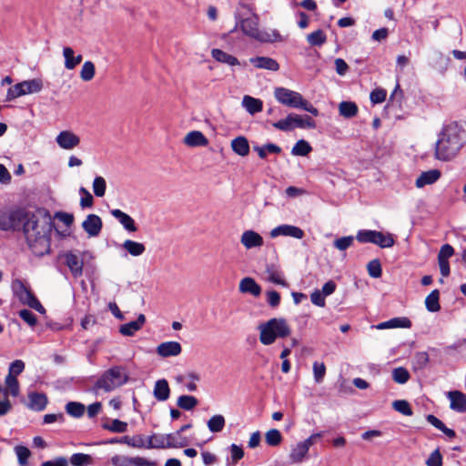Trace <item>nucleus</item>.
<instances>
[{
    "label": "nucleus",
    "instance_id": "0e129e2a",
    "mask_svg": "<svg viewBox=\"0 0 466 466\" xmlns=\"http://www.w3.org/2000/svg\"><path fill=\"white\" fill-rule=\"evenodd\" d=\"M368 272L372 278H380L382 274L381 265L378 259H373L367 266Z\"/></svg>",
    "mask_w": 466,
    "mask_h": 466
},
{
    "label": "nucleus",
    "instance_id": "e433bc0d",
    "mask_svg": "<svg viewBox=\"0 0 466 466\" xmlns=\"http://www.w3.org/2000/svg\"><path fill=\"white\" fill-rule=\"evenodd\" d=\"M5 397L11 395L13 397H17L20 392L19 382L16 378L13 376H6L5 380Z\"/></svg>",
    "mask_w": 466,
    "mask_h": 466
},
{
    "label": "nucleus",
    "instance_id": "09e8293b",
    "mask_svg": "<svg viewBox=\"0 0 466 466\" xmlns=\"http://www.w3.org/2000/svg\"><path fill=\"white\" fill-rule=\"evenodd\" d=\"M63 56L65 58V67L68 70H73L76 66L75 63V51L69 46L63 48Z\"/></svg>",
    "mask_w": 466,
    "mask_h": 466
},
{
    "label": "nucleus",
    "instance_id": "8fccbe9b",
    "mask_svg": "<svg viewBox=\"0 0 466 466\" xmlns=\"http://www.w3.org/2000/svg\"><path fill=\"white\" fill-rule=\"evenodd\" d=\"M267 274H268L267 279L269 282L278 284V285H281L283 287L287 286V282L285 281V279L283 278L282 272H280L277 269H274V268H268Z\"/></svg>",
    "mask_w": 466,
    "mask_h": 466
},
{
    "label": "nucleus",
    "instance_id": "f03ea898",
    "mask_svg": "<svg viewBox=\"0 0 466 466\" xmlns=\"http://www.w3.org/2000/svg\"><path fill=\"white\" fill-rule=\"evenodd\" d=\"M259 340L263 345L268 346L278 338H286L290 335L291 329L283 318H273L258 326Z\"/></svg>",
    "mask_w": 466,
    "mask_h": 466
},
{
    "label": "nucleus",
    "instance_id": "de8ad7c7",
    "mask_svg": "<svg viewBox=\"0 0 466 466\" xmlns=\"http://www.w3.org/2000/svg\"><path fill=\"white\" fill-rule=\"evenodd\" d=\"M106 182L103 177L97 176L93 181V191L97 198H102L106 194Z\"/></svg>",
    "mask_w": 466,
    "mask_h": 466
},
{
    "label": "nucleus",
    "instance_id": "a878e982",
    "mask_svg": "<svg viewBox=\"0 0 466 466\" xmlns=\"http://www.w3.org/2000/svg\"><path fill=\"white\" fill-rule=\"evenodd\" d=\"M154 397L158 401H165L169 398L170 389L167 380L162 379L156 381L153 390Z\"/></svg>",
    "mask_w": 466,
    "mask_h": 466
},
{
    "label": "nucleus",
    "instance_id": "c85d7f7f",
    "mask_svg": "<svg viewBox=\"0 0 466 466\" xmlns=\"http://www.w3.org/2000/svg\"><path fill=\"white\" fill-rule=\"evenodd\" d=\"M232 150L241 157H246L249 153L248 141L245 137H238L231 141Z\"/></svg>",
    "mask_w": 466,
    "mask_h": 466
},
{
    "label": "nucleus",
    "instance_id": "864d4df0",
    "mask_svg": "<svg viewBox=\"0 0 466 466\" xmlns=\"http://www.w3.org/2000/svg\"><path fill=\"white\" fill-rule=\"evenodd\" d=\"M377 230L360 229L358 231L356 238L360 243H374Z\"/></svg>",
    "mask_w": 466,
    "mask_h": 466
},
{
    "label": "nucleus",
    "instance_id": "f704fd0d",
    "mask_svg": "<svg viewBox=\"0 0 466 466\" xmlns=\"http://www.w3.org/2000/svg\"><path fill=\"white\" fill-rule=\"evenodd\" d=\"M440 292L438 289L432 290L425 299V306L428 311L437 312L441 309Z\"/></svg>",
    "mask_w": 466,
    "mask_h": 466
},
{
    "label": "nucleus",
    "instance_id": "0eeeda50",
    "mask_svg": "<svg viewBox=\"0 0 466 466\" xmlns=\"http://www.w3.org/2000/svg\"><path fill=\"white\" fill-rule=\"evenodd\" d=\"M276 100L283 106L299 109L304 97L297 91L286 87H276L274 89Z\"/></svg>",
    "mask_w": 466,
    "mask_h": 466
},
{
    "label": "nucleus",
    "instance_id": "49530a36",
    "mask_svg": "<svg viewBox=\"0 0 466 466\" xmlns=\"http://www.w3.org/2000/svg\"><path fill=\"white\" fill-rule=\"evenodd\" d=\"M73 466H87L92 463V457L85 453H74L69 460Z\"/></svg>",
    "mask_w": 466,
    "mask_h": 466
},
{
    "label": "nucleus",
    "instance_id": "c756f323",
    "mask_svg": "<svg viewBox=\"0 0 466 466\" xmlns=\"http://www.w3.org/2000/svg\"><path fill=\"white\" fill-rule=\"evenodd\" d=\"M285 38L277 29L261 30L258 38L261 43H277L283 42Z\"/></svg>",
    "mask_w": 466,
    "mask_h": 466
},
{
    "label": "nucleus",
    "instance_id": "bb28decb",
    "mask_svg": "<svg viewBox=\"0 0 466 466\" xmlns=\"http://www.w3.org/2000/svg\"><path fill=\"white\" fill-rule=\"evenodd\" d=\"M211 55H212V57L219 63L227 64L231 66L239 65V61L237 57L224 52L221 49H218V48L212 49Z\"/></svg>",
    "mask_w": 466,
    "mask_h": 466
},
{
    "label": "nucleus",
    "instance_id": "7c9ffc66",
    "mask_svg": "<svg viewBox=\"0 0 466 466\" xmlns=\"http://www.w3.org/2000/svg\"><path fill=\"white\" fill-rule=\"evenodd\" d=\"M253 149L258 153L261 159H266L268 154L278 155L281 153V147L273 143H268L263 146H255L253 147Z\"/></svg>",
    "mask_w": 466,
    "mask_h": 466
},
{
    "label": "nucleus",
    "instance_id": "4468645a",
    "mask_svg": "<svg viewBox=\"0 0 466 466\" xmlns=\"http://www.w3.org/2000/svg\"><path fill=\"white\" fill-rule=\"evenodd\" d=\"M62 258L74 278L77 279L82 276L84 266L83 258L71 251L63 254Z\"/></svg>",
    "mask_w": 466,
    "mask_h": 466
},
{
    "label": "nucleus",
    "instance_id": "4c0bfd02",
    "mask_svg": "<svg viewBox=\"0 0 466 466\" xmlns=\"http://www.w3.org/2000/svg\"><path fill=\"white\" fill-rule=\"evenodd\" d=\"M66 411L74 418H80L84 415L86 407L84 404L76 401H69L66 403Z\"/></svg>",
    "mask_w": 466,
    "mask_h": 466
},
{
    "label": "nucleus",
    "instance_id": "5fc2aeb1",
    "mask_svg": "<svg viewBox=\"0 0 466 466\" xmlns=\"http://www.w3.org/2000/svg\"><path fill=\"white\" fill-rule=\"evenodd\" d=\"M429 362V355L425 351L417 352L414 355L412 365L415 370L424 369Z\"/></svg>",
    "mask_w": 466,
    "mask_h": 466
},
{
    "label": "nucleus",
    "instance_id": "dca6fc26",
    "mask_svg": "<svg viewBox=\"0 0 466 466\" xmlns=\"http://www.w3.org/2000/svg\"><path fill=\"white\" fill-rule=\"evenodd\" d=\"M450 408L457 412H466V395L459 390L449 391Z\"/></svg>",
    "mask_w": 466,
    "mask_h": 466
},
{
    "label": "nucleus",
    "instance_id": "a19ab883",
    "mask_svg": "<svg viewBox=\"0 0 466 466\" xmlns=\"http://www.w3.org/2000/svg\"><path fill=\"white\" fill-rule=\"evenodd\" d=\"M102 427L111 432L123 433L127 431V423L117 419H115L110 422L104 423Z\"/></svg>",
    "mask_w": 466,
    "mask_h": 466
},
{
    "label": "nucleus",
    "instance_id": "9b49d317",
    "mask_svg": "<svg viewBox=\"0 0 466 466\" xmlns=\"http://www.w3.org/2000/svg\"><path fill=\"white\" fill-rule=\"evenodd\" d=\"M269 236L272 238L283 236L301 239L304 238L305 233L300 228L297 226L282 224L272 228L269 232Z\"/></svg>",
    "mask_w": 466,
    "mask_h": 466
},
{
    "label": "nucleus",
    "instance_id": "6ab92c4d",
    "mask_svg": "<svg viewBox=\"0 0 466 466\" xmlns=\"http://www.w3.org/2000/svg\"><path fill=\"white\" fill-rule=\"evenodd\" d=\"M110 213L115 218L118 220V222L127 231L136 232L137 230L135 220L128 214L117 208L112 209Z\"/></svg>",
    "mask_w": 466,
    "mask_h": 466
},
{
    "label": "nucleus",
    "instance_id": "e2e57ef3",
    "mask_svg": "<svg viewBox=\"0 0 466 466\" xmlns=\"http://www.w3.org/2000/svg\"><path fill=\"white\" fill-rule=\"evenodd\" d=\"M326 374V366L323 362L315 361L313 363V375L317 383L322 382Z\"/></svg>",
    "mask_w": 466,
    "mask_h": 466
},
{
    "label": "nucleus",
    "instance_id": "338daca9",
    "mask_svg": "<svg viewBox=\"0 0 466 466\" xmlns=\"http://www.w3.org/2000/svg\"><path fill=\"white\" fill-rule=\"evenodd\" d=\"M427 466H442V456L439 449L434 450L426 461Z\"/></svg>",
    "mask_w": 466,
    "mask_h": 466
},
{
    "label": "nucleus",
    "instance_id": "c03bdc74",
    "mask_svg": "<svg viewBox=\"0 0 466 466\" xmlns=\"http://www.w3.org/2000/svg\"><path fill=\"white\" fill-rule=\"evenodd\" d=\"M96 68L95 65L91 61H86L80 71V77L83 81L88 82L95 76Z\"/></svg>",
    "mask_w": 466,
    "mask_h": 466
},
{
    "label": "nucleus",
    "instance_id": "79ce46f5",
    "mask_svg": "<svg viewBox=\"0 0 466 466\" xmlns=\"http://www.w3.org/2000/svg\"><path fill=\"white\" fill-rule=\"evenodd\" d=\"M312 150L309 143L304 139L299 140L292 147L291 154L293 156H307Z\"/></svg>",
    "mask_w": 466,
    "mask_h": 466
},
{
    "label": "nucleus",
    "instance_id": "2f4dec72",
    "mask_svg": "<svg viewBox=\"0 0 466 466\" xmlns=\"http://www.w3.org/2000/svg\"><path fill=\"white\" fill-rule=\"evenodd\" d=\"M122 248L126 249L128 254L134 257L142 255L146 250L145 245L143 243L130 239L125 240L122 244Z\"/></svg>",
    "mask_w": 466,
    "mask_h": 466
},
{
    "label": "nucleus",
    "instance_id": "7ed1b4c3",
    "mask_svg": "<svg viewBox=\"0 0 466 466\" xmlns=\"http://www.w3.org/2000/svg\"><path fill=\"white\" fill-rule=\"evenodd\" d=\"M24 233L25 238H31L37 235L50 234L51 221L49 217H39L37 215H26L24 221Z\"/></svg>",
    "mask_w": 466,
    "mask_h": 466
},
{
    "label": "nucleus",
    "instance_id": "ddd939ff",
    "mask_svg": "<svg viewBox=\"0 0 466 466\" xmlns=\"http://www.w3.org/2000/svg\"><path fill=\"white\" fill-rule=\"evenodd\" d=\"M103 227L102 219L96 214H89L82 223V228L89 238L97 237Z\"/></svg>",
    "mask_w": 466,
    "mask_h": 466
},
{
    "label": "nucleus",
    "instance_id": "6e6552de",
    "mask_svg": "<svg viewBox=\"0 0 466 466\" xmlns=\"http://www.w3.org/2000/svg\"><path fill=\"white\" fill-rule=\"evenodd\" d=\"M321 437L320 433L311 434L309 438L303 441L298 442L291 448L289 453V460L292 463L302 462L309 451V448Z\"/></svg>",
    "mask_w": 466,
    "mask_h": 466
},
{
    "label": "nucleus",
    "instance_id": "9d476101",
    "mask_svg": "<svg viewBox=\"0 0 466 466\" xmlns=\"http://www.w3.org/2000/svg\"><path fill=\"white\" fill-rule=\"evenodd\" d=\"M26 241L35 256L42 257L50 252V234L37 235L26 238Z\"/></svg>",
    "mask_w": 466,
    "mask_h": 466
},
{
    "label": "nucleus",
    "instance_id": "39448f33",
    "mask_svg": "<svg viewBox=\"0 0 466 466\" xmlns=\"http://www.w3.org/2000/svg\"><path fill=\"white\" fill-rule=\"evenodd\" d=\"M12 291L23 305H26L41 314L46 313L45 308L22 280L15 279L12 282Z\"/></svg>",
    "mask_w": 466,
    "mask_h": 466
},
{
    "label": "nucleus",
    "instance_id": "f257e3e1",
    "mask_svg": "<svg viewBox=\"0 0 466 466\" xmlns=\"http://www.w3.org/2000/svg\"><path fill=\"white\" fill-rule=\"evenodd\" d=\"M466 144V125L451 122L439 134L435 145V157L441 161L453 159Z\"/></svg>",
    "mask_w": 466,
    "mask_h": 466
},
{
    "label": "nucleus",
    "instance_id": "aec40b11",
    "mask_svg": "<svg viewBox=\"0 0 466 466\" xmlns=\"http://www.w3.org/2000/svg\"><path fill=\"white\" fill-rule=\"evenodd\" d=\"M146 322L144 314H139L137 319L120 326L119 331L124 336H133L137 331L142 329Z\"/></svg>",
    "mask_w": 466,
    "mask_h": 466
},
{
    "label": "nucleus",
    "instance_id": "393cba45",
    "mask_svg": "<svg viewBox=\"0 0 466 466\" xmlns=\"http://www.w3.org/2000/svg\"><path fill=\"white\" fill-rule=\"evenodd\" d=\"M184 143L188 147H205L208 140L200 131H190L184 138Z\"/></svg>",
    "mask_w": 466,
    "mask_h": 466
},
{
    "label": "nucleus",
    "instance_id": "37998d69",
    "mask_svg": "<svg viewBox=\"0 0 466 466\" xmlns=\"http://www.w3.org/2000/svg\"><path fill=\"white\" fill-rule=\"evenodd\" d=\"M198 399L191 395H181L177 399V406L186 410H191L198 405Z\"/></svg>",
    "mask_w": 466,
    "mask_h": 466
},
{
    "label": "nucleus",
    "instance_id": "cd10ccee",
    "mask_svg": "<svg viewBox=\"0 0 466 466\" xmlns=\"http://www.w3.org/2000/svg\"><path fill=\"white\" fill-rule=\"evenodd\" d=\"M242 106L250 115H255L262 111L263 108L262 101L250 96H245L243 97Z\"/></svg>",
    "mask_w": 466,
    "mask_h": 466
},
{
    "label": "nucleus",
    "instance_id": "13d9d810",
    "mask_svg": "<svg viewBox=\"0 0 466 466\" xmlns=\"http://www.w3.org/2000/svg\"><path fill=\"white\" fill-rule=\"evenodd\" d=\"M307 39L311 46H321L326 42V35L322 30H317L308 35Z\"/></svg>",
    "mask_w": 466,
    "mask_h": 466
},
{
    "label": "nucleus",
    "instance_id": "1a4fd4ad",
    "mask_svg": "<svg viewBox=\"0 0 466 466\" xmlns=\"http://www.w3.org/2000/svg\"><path fill=\"white\" fill-rule=\"evenodd\" d=\"M258 15L255 13H252L248 17L238 19L237 21L236 26L239 27L245 35L258 41L261 31L258 28Z\"/></svg>",
    "mask_w": 466,
    "mask_h": 466
},
{
    "label": "nucleus",
    "instance_id": "423d86ee",
    "mask_svg": "<svg viewBox=\"0 0 466 466\" xmlns=\"http://www.w3.org/2000/svg\"><path fill=\"white\" fill-rule=\"evenodd\" d=\"M43 88L41 79L34 78L15 84L7 90L6 99L11 101L22 96L38 93Z\"/></svg>",
    "mask_w": 466,
    "mask_h": 466
},
{
    "label": "nucleus",
    "instance_id": "6e6d98bb",
    "mask_svg": "<svg viewBox=\"0 0 466 466\" xmlns=\"http://www.w3.org/2000/svg\"><path fill=\"white\" fill-rule=\"evenodd\" d=\"M392 379L397 383L404 384L409 380L410 373L405 368L399 367L392 370Z\"/></svg>",
    "mask_w": 466,
    "mask_h": 466
},
{
    "label": "nucleus",
    "instance_id": "58836bf2",
    "mask_svg": "<svg viewBox=\"0 0 466 466\" xmlns=\"http://www.w3.org/2000/svg\"><path fill=\"white\" fill-rule=\"evenodd\" d=\"M315 128L316 123L309 116L294 114V128Z\"/></svg>",
    "mask_w": 466,
    "mask_h": 466
},
{
    "label": "nucleus",
    "instance_id": "412c9836",
    "mask_svg": "<svg viewBox=\"0 0 466 466\" xmlns=\"http://www.w3.org/2000/svg\"><path fill=\"white\" fill-rule=\"evenodd\" d=\"M239 291L244 294H250L258 297L261 293L260 286L250 277L242 279L238 286Z\"/></svg>",
    "mask_w": 466,
    "mask_h": 466
},
{
    "label": "nucleus",
    "instance_id": "774afa93",
    "mask_svg": "<svg viewBox=\"0 0 466 466\" xmlns=\"http://www.w3.org/2000/svg\"><path fill=\"white\" fill-rule=\"evenodd\" d=\"M114 466H131V457L126 455H115L111 458Z\"/></svg>",
    "mask_w": 466,
    "mask_h": 466
},
{
    "label": "nucleus",
    "instance_id": "4be33fe9",
    "mask_svg": "<svg viewBox=\"0 0 466 466\" xmlns=\"http://www.w3.org/2000/svg\"><path fill=\"white\" fill-rule=\"evenodd\" d=\"M249 62L257 68L267 69L270 71H278L279 69V63L268 56L251 57Z\"/></svg>",
    "mask_w": 466,
    "mask_h": 466
},
{
    "label": "nucleus",
    "instance_id": "ea45409f",
    "mask_svg": "<svg viewBox=\"0 0 466 466\" xmlns=\"http://www.w3.org/2000/svg\"><path fill=\"white\" fill-rule=\"evenodd\" d=\"M226 424L225 418L220 415L212 416L208 421V428L211 432H220Z\"/></svg>",
    "mask_w": 466,
    "mask_h": 466
},
{
    "label": "nucleus",
    "instance_id": "a18cd8bd",
    "mask_svg": "<svg viewBox=\"0 0 466 466\" xmlns=\"http://www.w3.org/2000/svg\"><path fill=\"white\" fill-rule=\"evenodd\" d=\"M272 126L281 131H290L294 129V114H289L286 118L274 122Z\"/></svg>",
    "mask_w": 466,
    "mask_h": 466
},
{
    "label": "nucleus",
    "instance_id": "680f3d73",
    "mask_svg": "<svg viewBox=\"0 0 466 466\" xmlns=\"http://www.w3.org/2000/svg\"><path fill=\"white\" fill-rule=\"evenodd\" d=\"M353 241H354L353 236H346V237H342V238H339L335 239L333 242V246L337 249H339L340 251H344L353 244Z\"/></svg>",
    "mask_w": 466,
    "mask_h": 466
},
{
    "label": "nucleus",
    "instance_id": "bf43d9fd",
    "mask_svg": "<svg viewBox=\"0 0 466 466\" xmlns=\"http://www.w3.org/2000/svg\"><path fill=\"white\" fill-rule=\"evenodd\" d=\"M390 329L410 328L411 321L406 317H397L387 320Z\"/></svg>",
    "mask_w": 466,
    "mask_h": 466
},
{
    "label": "nucleus",
    "instance_id": "72a5a7b5",
    "mask_svg": "<svg viewBox=\"0 0 466 466\" xmlns=\"http://www.w3.org/2000/svg\"><path fill=\"white\" fill-rule=\"evenodd\" d=\"M358 106L354 102L342 101L339 104V115L345 118H351L358 114Z\"/></svg>",
    "mask_w": 466,
    "mask_h": 466
},
{
    "label": "nucleus",
    "instance_id": "b1692460",
    "mask_svg": "<svg viewBox=\"0 0 466 466\" xmlns=\"http://www.w3.org/2000/svg\"><path fill=\"white\" fill-rule=\"evenodd\" d=\"M28 399V408L33 410L41 411L45 410L47 405V397L44 393L30 392Z\"/></svg>",
    "mask_w": 466,
    "mask_h": 466
},
{
    "label": "nucleus",
    "instance_id": "20e7f679",
    "mask_svg": "<svg viewBox=\"0 0 466 466\" xmlns=\"http://www.w3.org/2000/svg\"><path fill=\"white\" fill-rule=\"evenodd\" d=\"M127 380V375L119 367L106 370L96 382V389L109 392L122 386Z\"/></svg>",
    "mask_w": 466,
    "mask_h": 466
},
{
    "label": "nucleus",
    "instance_id": "f8f14e48",
    "mask_svg": "<svg viewBox=\"0 0 466 466\" xmlns=\"http://www.w3.org/2000/svg\"><path fill=\"white\" fill-rule=\"evenodd\" d=\"M21 215L16 211H2L0 210V230L7 231L15 229L20 226Z\"/></svg>",
    "mask_w": 466,
    "mask_h": 466
},
{
    "label": "nucleus",
    "instance_id": "473e14b6",
    "mask_svg": "<svg viewBox=\"0 0 466 466\" xmlns=\"http://www.w3.org/2000/svg\"><path fill=\"white\" fill-rule=\"evenodd\" d=\"M167 448H180L187 445V440L179 436V432L164 435Z\"/></svg>",
    "mask_w": 466,
    "mask_h": 466
},
{
    "label": "nucleus",
    "instance_id": "5701e85b",
    "mask_svg": "<svg viewBox=\"0 0 466 466\" xmlns=\"http://www.w3.org/2000/svg\"><path fill=\"white\" fill-rule=\"evenodd\" d=\"M441 177V172L438 169H431L422 172L416 179L415 185L418 188L435 183Z\"/></svg>",
    "mask_w": 466,
    "mask_h": 466
},
{
    "label": "nucleus",
    "instance_id": "a211bd4d",
    "mask_svg": "<svg viewBox=\"0 0 466 466\" xmlns=\"http://www.w3.org/2000/svg\"><path fill=\"white\" fill-rule=\"evenodd\" d=\"M240 242L247 249L260 248L263 246V238L254 230H246L241 235Z\"/></svg>",
    "mask_w": 466,
    "mask_h": 466
},
{
    "label": "nucleus",
    "instance_id": "c9c22d12",
    "mask_svg": "<svg viewBox=\"0 0 466 466\" xmlns=\"http://www.w3.org/2000/svg\"><path fill=\"white\" fill-rule=\"evenodd\" d=\"M373 244L378 245L381 248H391L395 244V240L392 234H384L380 231H377Z\"/></svg>",
    "mask_w": 466,
    "mask_h": 466
},
{
    "label": "nucleus",
    "instance_id": "2eb2a0df",
    "mask_svg": "<svg viewBox=\"0 0 466 466\" xmlns=\"http://www.w3.org/2000/svg\"><path fill=\"white\" fill-rule=\"evenodd\" d=\"M56 144L63 149L71 150L80 143V137L69 130L61 131L56 137Z\"/></svg>",
    "mask_w": 466,
    "mask_h": 466
},
{
    "label": "nucleus",
    "instance_id": "4d7b16f0",
    "mask_svg": "<svg viewBox=\"0 0 466 466\" xmlns=\"http://www.w3.org/2000/svg\"><path fill=\"white\" fill-rule=\"evenodd\" d=\"M393 409L405 415V416H411L412 415V410L410 406V403L407 400H398L392 402Z\"/></svg>",
    "mask_w": 466,
    "mask_h": 466
},
{
    "label": "nucleus",
    "instance_id": "f3484780",
    "mask_svg": "<svg viewBox=\"0 0 466 466\" xmlns=\"http://www.w3.org/2000/svg\"><path fill=\"white\" fill-rule=\"evenodd\" d=\"M157 353L163 357H175L181 353L182 348L180 343L177 341H167L160 343L156 350Z\"/></svg>",
    "mask_w": 466,
    "mask_h": 466
},
{
    "label": "nucleus",
    "instance_id": "3c124183",
    "mask_svg": "<svg viewBox=\"0 0 466 466\" xmlns=\"http://www.w3.org/2000/svg\"><path fill=\"white\" fill-rule=\"evenodd\" d=\"M266 442L269 446H278L282 441V435L277 429H271L265 434Z\"/></svg>",
    "mask_w": 466,
    "mask_h": 466
},
{
    "label": "nucleus",
    "instance_id": "69168bd1",
    "mask_svg": "<svg viewBox=\"0 0 466 466\" xmlns=\"http://www.w3.org/2000/svg\"><path fill=\"white\" fill-rule=\"evenodd\" d=\"M25 370V362L21 360H16L13 361L9 366L8 376H13L16 378L19 374H21Z\"/></svg>",
    "mask_w": 466,
    "mask_h": 466
},
{
    "label": "nucleus",
    "instance_id": "603ef678",
    "mask_svg": "<svg viewBox=\"0 0 466 466\" xmlns=\"http://www.w3.org/2000/svg\"><path fill=\"white\" fill-rule=\"evenodd\" d=\"M15 452L17 456L19 465L25 466L27 464L28 458L31 455L29 449L25 446L17 445L15 447Z\"/></svg>",
    "mask_w": 466,
    "mask_h": 466
},
{
    "label": "nucleus",
    "instance_id": "052dcab7",
    "mask_svg": "<svg viewBox=\"0 0 466 466\" xmlns=\"http://www.w3.org/2000/svg\"><path fill=\"white\" fill-rule=\"evenodd\" d=\"M79 193L82 196L80 199V207L82 208H91L94 204V198L90 192L84 187L79 188Z\"/></svg>",
    "mask_w": 466,
    "mask_h": 466
}]
</instances>
